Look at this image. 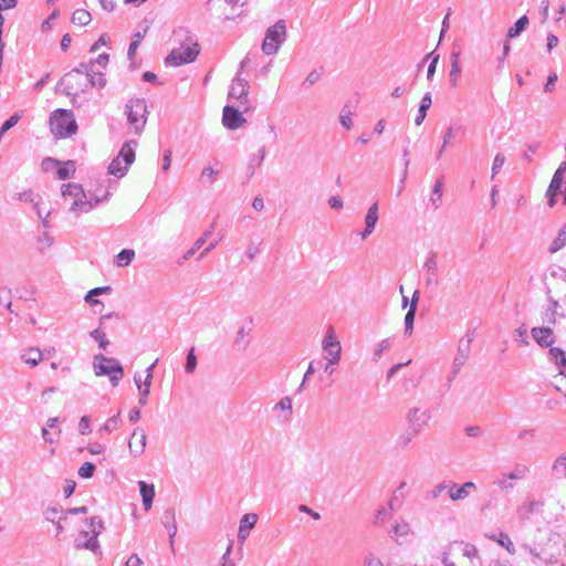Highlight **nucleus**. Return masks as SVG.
<instances>
[{
  "instance_id": "nucleus-1",
  "label": "nucleus",
  "mask_w": 566,
  "mask_h": 566,
  "mask_svg": "<svg viewBox=\"0 0 566 566\" xmlns=\"http://www.w3.org/2000/svg\"><path fill=\"white\" fill-rule=\"evenodd\" d=\"M93 369L96 376H108L113 387H117L124 376V368L116 358L97 354L93 357Z\"/></svg>"
},
{
  "instance_id": "nucleus-2",
  "label": "nucleus",
  "mask_w": 566,
  "mask_h": 566,
  "mask_svg": "<svg viewBox=\"0 0 566 566\" xmlns=\"http://www.w3.org/2000/svg\"><path fill=\"white\" fill-rule=\"evenodd\" d=\"M125 115L136 135H142L147 123V104L144 98H132L125 105Z\"/></svg>"
},
{
  "instance_id": "nucleus-3",
  "label": "nucleus",
  "mask_w": 566,
  "mask_h": 566,
  "mask_svg": "<svg viewBox=\"0 0 566 566\" xmlns=\"http://www.w3.org/2000/svg\"><path fill=\"white\" fill-rule=\"evenodd\" d=\"M136 140H127L122 146L118 156L108 165V174L122 178L126 175L128 167L135 160Z\"/></svg>"
},
{
  "instance_id": "nucleus-4",
  "label": "nucleus",
  "mask_w": 566,
  "mask_h": 566,
  "mask_svg": "<svg viewBox=\"0 0 566 566\" xmlns=\"http://www.w3.org/2000/svg\"><path fill=\"white\" fill-rule=\"evenodd\" d=\"M51 132L60 137L66 138L77 130L76 120L70 111L57 109L50 118Z\"/></svg>"
},
{
  "instance_id": "nucleus-5",
  "label": "nucleus",
  "mask_w": 566,
  "mask_h": 566,
  "mask_svg": "<svg viewBox=\"0 0 566 566\" xmlns=\"http://www.w3.org/2000/svg\"><path fill=\"white\" fill-rule=\"evenodd\" d=\"M286 40V24L284 20H279L275 24L268 28L262 42V52L266 55H274Z\"/></svg>"
},
{
  "instance_id": "nucleus-6",
  "label": "nucleus",
  "mask_w": 566,
  "mask_h": 566,
  "mask_svg": "<svg viewBox=\"0 0 566 566\" xmlns=\"http://www.w3.org/2000/svg\"><path fill=\"white\" fill-rule=\"evenodd\" d=\"M61 192L64 200L69 197L73 199L70 206V211L75 213H86L93 209L92 201H85L86 195L81 185L65 184L62 186Z\"/></svg>"
},
{
  "instance_id": "nucleus-7",
  "label": "nucleus",
  "mask_w": 566,
  "mask_h": 566,
  "mask_svg": "<svg viewBox=\"0 0 566 566\" xmlns=\"http://www.w3.org/2000/svg\"><path fill=\"white\" fill-rule=\"evenodd\" d=\"M95 67V62H88V63H81L77 67L72 70L71 72L66 73L61 82L60 85L63 86V90L67 95H77L81 90H83L82 85H74L75 80H81L84 82L85 77H87L90 72H93V69Z\"/></svg>"
},
{
  "instance_id": "nucleus-8",
  "label": "nucleus",
  "mask_w": 566,
  "mask_h": 566,
  "mask_svg": "<svg viewBox=\"0 0 566 566\" xmlns=\"http://www.w3.org/2000/svg\"><path fill=\"white\" fill-rule=\"evenodd\" d=\"M88 531H81L78 536L75 538V548L77 549H88L92 551L95 554L101 553L99 552V543L97 541V536L99 534V530L95 528V518H86L85 520Z\"/></svg>"
},
{
  "instance_id": "nucleus-9",
  "label": "nucleus",
  "mask_w": 566,
  "mask_h": 566,
  "mask_svg": "<svg viewBox=\"0 0 566 566\" xmlns=\"http://www.w3.org/2000/svg\"><path fill=\"white\" fill-rule=\"evenodd\" d=\"M322 348L326 354V360H329V363L332 364H339L342 356V346L332 325H329L326 329V333L322 340Z\"/></svg>"
},
{
  "instance_id": "nucleus-10",
  "label": "nucleus",
  "mask_w": 566,
  "mask_h": 566,
  "mask_svg": "<svg viewBox=\"0 0 566 566\" xmlns=\"http://www.w3.org/2000/svg\"><path fill=\"white\" fill-rule=\"evenodd\" d=\"M199 54L198 44L180 46L174 49L166 57L165 63L170 66H179L193 62Z\"/></svg>"
},
{
  "instance_id": "nucleus-11",
  "label": "nucleus",
  "mask_w": 566,
  "mask_h": 566,
  "mask_svg": "<svg viewBox=\"0 0 566 566\" xmlns=\"http://www.w3.org/2000/svg\"><path fill=\"white\" fill-rule=\"evenodd\" d=\"M424 284L427 287H436L439 285L438 275V256L434 251H430L423 262Z\"/></svg>"
},
{
  "instance_id": "nucleus-12",
  "label": "nucleus",
  "mask_w": 566,
  "mask_h": 566,
  "mask_svg": "<svg viewBox=\"0 0 566 566\" xmlns=\"http://www.w3.org/2000/svg\"><path fill=\"white\" fill-rule=\"evenodd\" d=\"M245 123V118L242 113L230 105L224 106L222 114V124L231 130L238 129Z\"/></svg>"
},
{
  "instance_id": "nucleus-13",
  "label": "nucleus",
  "mask_w": 566,
  "mask_h": 566,
  "mask_svg": "<svg viewBox=\"0 0 566 566\" xmlns=\"http://www.w3.org/2000/svg\"><path fill=\"white\" fill-rule=\"evenodd\" d=\"M249 83L247 80L240 77L239 74L232 81L229 98L240 99L242 104L248 103Z\"/></svg>"
},
{
  "instance_id": "nucleus-14",
  "label": "nucleus",
  "mask_w": 566,
  "mask_h": 566,
  "mask_svg": "<svg viewBox=\"0 0 566 566\" xmlns=\"http://www.w3.org/2000/svg\"><path fill=\"white\" fill-rule=\"evenodd\" d=\"M475 489L476 486L473 482H465L462 485H458L457 483L449 481L448 496L452 501H462L467 499Z\"/></svg>"
},
{
  "instance_id": "nucleus-15",
  "label": "nucleus",
  "mask_w": 566,
  "mask_h": 566,
  "mask_svg": "<svg viewBox=\"0 0 566 566\" xmlns=\"http://www.w3.org/2000/svg\"><path fill=\"white\" fill-rule=\"evenodd\" d=\"M379 219L378 202H374L367 210L365 216V229L360 232L361 240L367 239L374 231Z\"/></svg>"
},
{
  "instance_id": "nucleus-16",
  "label": "nucleus",
  "mask_w": 566,
  "mask_h": 566,
  "mask_svg": "<svg viewBox=\"0 0 566 566\" xmlns=\"http://www.w3.org/2000/svg\"><path fill=\"white\" fill-rule=\"evenodd\" d=\"M430 419L428 411H421L419 408H411L407 413V421L411 429L420 431L422 426H426Z\"/></svg>"
},
{
  "instance_id": "nucleus-17",
  "label": "nucleus",
  "mask_w": 566,
  "mask_h": 566,
  "mask_svg": "<svg viewBox=\"0 0 566 566\" xmlns=\"http://www.w3.org/2000/svg\"><path fill=\"white\" fill-rule=\"evenodd\" d=\"M147 436L143 429L136 428L130 437L128 447L134 455H140L146 448Z\"/></svg>"
},
{
  "instance_id": "nucleus-18",
  "label": "nucleus",
  "mask_w": 566,
  "mask_h": 566,
  "mask_svg": "<svg viewBox=\"0 0 566 566\" xmlns=\"http://www.w3.org/2000/svg\"><path fill=\"white\" fill-rule=\"evenodd\" d=\"M532 337L541 347H548L554 344V332L551 327H533Z\"/></svg>"
},
{
  "instance_id": "nucleus-19",
  "label": "nucleus",
  "mask_w": 566,
  "mask_h": 566,
  "mask_svg": "<svg viewBox=\"0 0 566 566\" xmlns=\"http://www.w3.org/2000/svg\"><path fill=\"white\" fill-rule=\"evenodd\" d=\"M258 522V515L254 513H247L240 520V526L238 531V539L241 543H244L248 536L250 535V531L255 526Z\"/></svg>"
},
{
  "instance_id": "nucleus-20",
  "label": "nucleus",
  "mask_w": 566,
  "mask_h": 566,
  "mask_svg": "<svg viewBox=\"0 0 566 566\" xmlns=\"http://www.w3.org/2000/svg\"><path fill=\"white\" fill-rule=\"evenodd\" d=\"M460 55L461 52L452 51L450 54V72H449V83L452 87H457L459 84V80L461 76V64H460Z\"/></svg>"
},
{
  "instance_id": "nucleus-21",
  "label": "nucleus",
  "mask_w": 566,
  "mask_h": 566,
  "mask_svg": "<svg viewBox=\"0 0 566 566\" xmlns=\"http://www.w3.org/2000/svg\"><path fill=\"white\" fill-rule=\"evenodd\" d=\"M471 338H462L458 346V353L453 359V367H455V371L460 370L461 367L467 363L470 354Z\"/></svg>"
},
{
  "instance_id": "nucleus-22",
  "label": "nucleus",
  "mask_w": 566,
  "mask_h": 566,
  "mask_svg": "<svg viewBox=\"0 0 566 566\" xmlns=\"http://www.w3.org/2000/svg\"><path fill=\"white\" fill-rule=\"evenodd\" d=\"M105 84H106V78H105L104 73L99 69L94 67L93 72H90L87 77H85V80L82 84L83 90H81L80 93L85 92L88 86L102 88L105 86Z\"/></svg>"
},
{
  "instance_id": "nucleus-23",
  "label": "nucleus",
  "mask_w": 566,
  "mask_h": 566,
  "mask_svg": "<svg viewBox=\"0 0 566 566\" xmlns=\"http://www.w3.org/2000/svg\"><path fill=\"white\" fill-rule=\"evenodd\" d=\"M387 533L390 538L398 543L399 538L406 537L410 533V525L405 520H395Z\"/></svg>"
},
{
  "instance_id": "nucleus-24",
  "label": "nucleus",
  "mask_w": 566,
  "mask_h": 566,
  "mask_svg": "<svg viewBox=\"0 0 566 566\" xmlns=\"http://www.w3.org/2000/svg\"><path fill=\"white\" fill-rule=\"evenodd\" d=\"M138 486L143 497V505L145 510L148 511L150 510L155 497V486L154 484H148L145 481H139Z\"/></svg>"
},
{
  "instance_id": "nucleus-25",
  "label": "nucleus",
  "mask_w": 566,
  "mask_h": 566,
  "mask_svg": "<svg viewBox=\"0 0 566 566\" xmlns=\"http://www.w3.org/2000/svg\"><path fill=\"white\" fill-rule=\"evenodd\" d=\"M563 182H564V176L555 172L552 178V181L548 186L547 192H546V195L548 197V205L551 207H553L555 205V198L558 195Z\"/></svg>"
},
{
  "instance_id": "nucleus-26",
  "label": "nucleus",
  "mask_w": 566,
  "mask_h": 566,
  "mask_svg": "<svg viewBox=\"0 0 566 566\" xmlns=\"http://www.w3.org/2000/svg\"><path fill=\"white\" fill-rule=\"evenodd\" d=\"M548 360L558 367L560 374H564L566 370V353L563 349L551 347L548 350Z\"/></svg>"
},
{
  "instance_id": "nucleus-27",
  "label": "nucleus",
  "mask_w": 566,
  "mask_h": 566,
  "mask_svg": "<svg viewBox=\"0 0 566 566\" xmlns=\"http://www.w3.org/2000/svg\"><path fill=\"white\" fill-rule=\"evenodd\" d=\"M250 328H245L244 326L240 327L235 334L233 346L237 350H245L250 345Z\"/></svg>"
},
{
  "instance_id": "nucleus-28",
  "label": "nucleus",
  "mask_w": 566,
  "mask_h": 566,
  "mask_svg": "<svg viewBox=\"0 0 566 566\" xmlns=\"http://www.w3.org/2000/svg\"><path fill=\"white\" fill-rule=\"evenodd\" d=\"M431 104H432L431 93L428 92L422 96V98L420 101L418 114L415 118V124L417 126H420L423 123V120L426 119L427 111L430 108Z\"/></svg>"
},
{
  "instance_id": "nucleus-29",
  "label": "nucleus",
  "mask_w": 566,
  "mask_h": 566,
  "mask_svg": "<svg viewBox=\"0 0 566 566\" xmlns=\"http://www.w3.org/2000/svg\"><path fill=\"white\" fill-rule=\"evenodd\" d=\"M212 231H213V224L209 229H207L199 239L196 240L192 248H190L182 255L180 263L189 260L196 253V251H198L206 243L207 239L211 235Z\"/></svg>"
},
{
  "instance_id": "nucleus-30",
  "label": "nucleus",
  "mask_w": 566,
  "mask_h": 566,
  "mask_svg": "<svg viewBox=\"0 0 566 566\" xmlns=\"http://www.w3.org/2000/svg\"><path fill=\"white\" fill-rule=\"evenodd\" d=\"M21 359L31 367H36L42 360V353L39 348L31 347L21 354Z\"/></svg>"
},
{
  "instance_id": "nucleus-31",
  "label": "nucleus",
  "mask_w": 566,
  "mask_h": 566,
  "mask_svg": "<svg viewBox=\"0 0 566 566\" xmlns=\"http://www.w3.org/2000/svg\"><path fill=\"white\" fill-rule=\"evenodd\" d=\"M530 21L526 15L521 17L513 27H511L507 31V38L514 39L517 38L528 25Z\"/></svg>"
},
{
  "instance_id": "nucleus-32",
  "label": "nucleus",
  "mask_w": 566,
  "mask_h": 566,
  "mask_svg": "<svg viewBox=\"0 0 566 566\" xmlns=\"http://www.w3.org/2000/svg\"><path fill=\"white\" fill-rule=\"evenodd\" d=\"M75 172L74 161L67 160L65 163L60 161V166L56 168V175L59 179H69Z\"/></svg>"
},
{
  "instance_id": "nucleus-33",
  "label": "nucleus",
  "mask_w": 566,
  "mask_h": 566,
  "mask_svg": "<svg viewBox=\"0 0 566 566\" xmlns=\"http://www.w3.org/2000/svg\"><path fill=\"white\" fill-rule=\"evenodd\" d=\"M442 188H443V176L439 177L432 188V195L430 201L432 206L438 208L442 200Z\"/></svg>"
},
{
  "instance_id": "nucleus-34",
  "label": "nucleus",
  "mask_w": 566,
  "mask_h": 566,
  "mask_svg": "<svg viewBox=\"0 0 566 566\" xmlns=\"http://www.w3.org/2000/svg\"><path fill=\"white\" fill-rule=\"evenodd\" d=\"M392 517L391 509L380 506L374 516L373 524L374 525H384L385 522L389 521Z\"/></svg>"
},
{
  "instance_id": "nucleus-35",
  "label": "nucleus",
  "mask_w": 566,
  "mask_h": 566,
  "mask_svg": "<svg viewBox=\"0 0 566 566\" xmlns=\"http://www.w3.org/2000/svg\"><path fill=\"white\" fill-rule=\"evenodd\" d=\"M135 258V251L132 249H123L117 255H116V264L117 266H127L132 263V261Z\"/></svg>"
},
{
  "instance_id": "nucleus-36",
  "label": "nucleus",
  "mask_w": 566,
  "mask_h": 566,
  "mask_svg": "<svg viewBox=\"0 0 566 566\" xmlns=\"http://www.w3.org/2000/svg\"><path fill=\"white\" fill-rule=\"evenodd\" d=\"M91 19V13L84 9H77L72 14V22L82 27L87 25Z\"/></svg>"
},
{
  "instance_id": "nucleus-37",
  "label": "nucleus",
  "mask_w": 566,
  "mask_h": 566,
  "mask_svg": "<svg viewBox=\"0 0 566 566\" xmlns=\"http://www.w3.org/2000/svg\"><path fill=\"white\" fill-rule=\"evenodd\" d=\"M120 422V411H118L116 415L106 420V422L101 428V432L111 433L119 428Z\"/></svg>"
},
{
  "instance_id": "nucleus-38",
  "label": "nucleus",
  "mask_w": 566,
  "mask_h": 566,
  "mask_svg": "<svg viewBox=\"0 0 566 566\" xmlns=\"http://www.w3.org/2000/svg\"><path fill=\"white\" fill-rule=\"evenodd\" d=\"M439 57H440L439 54H434V52H431V53L427 54L424 56L423 61L418 65V67L420 69L422 66V64L427 60L431 59V62H430V64L428 66V71H427V78L428 80H432V77H433V75L436 73V69H437V64L439 62Z\"/></svg>"
},
{
  "instance_id": "nucleus-39",
  "label": "nucleus",
  "mask_w": 566,
  "mask_h": 566,
  "mask_svg": "<svg viewBox=\"0 0 566 566\" xmlns=\"http://www.w3.org/2000/svg\"><path fill=\"white\" fill-rule=\"evenodd\" d=\"M542 506V503L538 502V501H528L526 503H524L520 509H518V514L521 517L525 518L527 517L530 514H532L533 512L535 511H538V509Z\"/></svg>"
},
{
  "instance_id": "nucleus-40",
  "label": "nucleus",
  "mask_w": 566,
  "mask_h": 566,
  "mask_svg": "<svg viewBox=\"0 0 566 566\" xmlns=\"http://www.w3.org/2000/svg\"><path fill=\"white\" fill-rule=\"evenodd\" d=\"M147 29L144 30V32H136L133 38H132V42L129 44V48H128V52H127V57L129 60H133L135 53H136V50L138 49L145 33H146Z\"/></svg>"
},
{
  "instance_id": "nucleus-41",
  "label": "nucleus",
  "mask_w": 566,
  "mask_h": 566,
  "mask_svg": "<svg viewBox=\"0 0 566 566\" xmlns=\"http://www.w3.org/2000/svg\"><path fill=\"white\" fill-rule=\"evenodd\" d=\"M390 348V340L389 338H385L382 340H380L378 344H376V346L374 347L373 349V361H378L384 352L388 350Z\"/></svg>"
},
{
  "instance_id": "nucleus-42",
  "label": "nucleus",
  "mask_w": 566,
  "mask_h": 566,
  "mask_svg": "<svg viewBox=\"0 0 566 566\" xmlns=\"http://www.w3.org/2000/svg\"><path fill=\"white\" fill-rule=\"evenodd\" d=\"M66 516L65 510L57 506H49L44 511V517L46 521L51 523H55L56 520H59V516Z\"/></svg>"
},
{
  "instance_id": "nucleus-43",
  "label": "nucleus",
  "mask_w": 566,
  "mask_h": 566,
  "mask_svg": "<svg viewBox=\"0 0 566 566\" xmlns=\"http://www.w3.org/2000/svg\"><path fill=\"white\" fill-rule=\"evenodd\" d=\"M528 472H530V469L527 465L517 463L513 468L512 472H510L507 475H509V479L518 481V480L524 479Z\"/></svg>"
},
{
  "instance_id": "nucleus-44",
  "label": "nucleus",
  "mask_w": 566,
  "mask_h": 566,
  "mask_svg": "<svg viewBox=\"0 0 566 566\" xmlns=\"http://www.w3.org/2000/svg\"><path fill=\"white\" fill-rule=\"evenodd\" d=\"M566 244V230L562 229L559 230L557 237L554 239V241L551 243L549 252L555 253L559 251L562 248H564Z\"/></svg>"
},
{
  "instance_id": "nucleus-45",
  "label": "nucleus",
  "mask_w": 566,
  "mask_h": 566,
  "mask_svg": "<svg viewBox=\"0 0 566 566\" xmlns=\"http://www.w3.org/2000/svg\"><path fill=\"white\" fill-rule=\"evenodd\" d=\"M90 336L98 343V347L102 349H106L109 345V340L106 336V334L101 329L96 328L90 333Z\"/></svg>"
},
{
  "instance_id": "nucleus-46",
  "label": "nucleus",
  "mask_w": 566,
  "mask_h": 566,
  "mask_svg": "<svg viewBox=\"0 0 566 566\" xmlns=\"http://www.w3.org/2000/svg\"><path fill=\"white\" fill-rule=\"evenodd\" d=\"M497 545L505 548L509 554L514 555L515 554V546L509 535L500 532L497 534Z\"/></svg>"
},
{
  "instance_id": "nucleus-47",
  "label": "nucleus",
  "mask_w": 566,
  "mask_h": 566,
  "mask_svg": "<svg viewBox=\"0 0 566 566\" xmlns=\"http://www.w3.org/2000/svg\"><path fill=\"white\" fill-rule=\"evenodd\" d=\"M111 291L109 286H103V287H94L85 295L84 300L86 303L93 305L99 303L96 298H94V295H101L103 293H106Z\"/></svg>"
},
{
  "instance_id": "nucleus-48",
  "label": "nucleus",
  "mask_w": 566,
  "mask_h": 566,
  "mask_svg": "<svg viewBox=\"0 0 566 566\" xmlns=\"http://www.w3.org/2000/svg\"><path fill=\"white\" fill-rule=\"evenodd\" d=\"M196 367H197V356L195 354V348L191 347L188 350V354L186 357L185 371L187 374H192L196 370Z\"/></svg>"
},
{
  "instance_id": "nucleus-49",
  "label": "nucleus",
  "mask_w": 566,
  "mask_h": 566,
  "mask_svg": "<svg viewBox=\"0 0 566 566\" xmlns=\"http://www.w3.org/2000/svg\"><path fill=\"white\" fill-rule=\"evenodd\" d=\"M419 432H420V431L415 430V429H411V428L409 427V429L398 438V440H397L398 444H399L401 448H406V447H408V446H409V443L412 441V439H413V438H415Z\"/></svg>"
},
{
  "instance_id": "nucleus-50",
  "label": "nucleus",
  "mask_w": 566,
  "mask_h": 566,
  "mask_svg": "<svg viewBox=\"0 0 566 566\" xmlns=\"http://www.w3.org/2000/svg\"><path fill=\"white\" fill-rule=\"evenodd\" d=\"M448 486H449V481L448 480H444V481L438 483L429 492V497L432 499V500H438L441 496L442 493H444V492L448 493Z\"/></svg>"
},
{
  "instance_id": "nucleus-51",
  "label": "nucleus",
  "mask_w": 566,
  "mask_h": 566,
  "mask_svg": "<svg viewBox=\"0 0 566 566\" xmlns=\"http://www.w3.org/2000/svg\"><path fill=\"white\" fill-rule=\"evenodd\" d=\"M553 470L556 475L566 478V455L559 457L555 460Z\"/></svg>"
},
{
  "instance_id": "nucleus-52",
  "label": "nucleus",
  "mask_w": 566,
  "mask_h": 566,
  "mask_svg": "<svg viewBox=\"0 0 566 566\" xmlns=\"http://www.w3.org/2000/svg\"><path fill=\"white\" fill-rule=\"evenodd\" d=\"M558 306V302L552 301V306L548 307L543 317V322L547 324H555L556 323V307Z\"/></svg>"
},
{
  "instance_id": "nucleus-53",
  "label": "nucleus",
  "mask_w": 566,
  "mask_h": 566,
  "mask_svg": "<svg viewBox=\"0 0 566 566\" xmlns=\"http://www.w3.org/2000/svg\"><path fill=\"white\" fill-rule=\"evenodd\" d=\"M416 313H417V311H415V308H409L405 315V333L407 335H411V333L413 331V322H415Z\"/></svg>"
},
{
  "instance_id": "nucleus-54",
  "label": "nucleus",
  "mask_w": 566,
  "mask_h": 566,
  "mask_svg": "<svg viewBox=\"0 0 566 566\" xmlns=\"http://www.w3.org/2000/svg\"><path fill=\"white\" fill-rule=\"evenodd\" d=\"M150 385L151 384H149V381H144L143 385H138V390H139L138 403L140 406H146L147 405L148 395L150 392Z\"/></svg>"
},
{
  "instance_id": "nucleus-55",
  "label": "nucleus",
  "mask_w": 566,
  "mask_h": 566,
  "mask_svg": "<svg viewBox=\"0 0 566 566\" xmlns=\"http://www.w3.org/2000/svg\"><path fill=\"white\" fill-rule=\"evenodd\" d=\"M461 129V127L457 124L454 125H450L443 133V136H442V142H443V147H447L450 143H451V139L454 137L455 133L459 132Z\"/></svg>"
},
{
  "instance_id": "nucleus-56",
  "label": "nucleus",
  "mask_w": 566,
  "mask_h": 566,
  "mask_svg": "<svg viewBox=\"0 0 566 566\" xmlns=\"http://www.w3.org/2000/svg\"><path fill=\"white\" fill-rule=\"evenodd\" d=\"M95 465L92 462H84L78 469V475L83 479H90L94 475Z\"/></svg>"
},
{
  "instance_id": "nucleus-57",
  "label": "nucleus",
  "mask_w": 566,
  "mask_h": 566,
  "mask_svg": "<svg viewBox=\"0 0 566 566\" xmlns=\"http://www.w3.org/2000/svg\"><path fill=\"white\" fill-rule=\"evenodd\" d=\"M40 197L35 196L32 190H25L18 193V200L28 202L34 206L39 201Z\"/></svg>"
},
{
  "instance_id": "nucleus-58",
  "label": "nucleus",
  "mask_w": 566,
  "mask_h": 566,
  "mask_svg": "<svg viewBox=\"0 0 566 566\" xmlns=\"http://www.w3.org/2000/svg\"><path fill=\"white\" fill-rule=\"evenodd\" d=\"M274 410L286 411L289 415L292 413V399L290 397L282 398L279 402L274 405ZM290 416L286 417L289 419Z\"/></svg>"
},
{
  "instance_id": "nucleus-59",
  "label": "nucleus",
  "mask_w": 566,
  "mask_h": 566,
  "mask_svg": "<svg viewBox=\"0 0 566 566\" xmlns=\"http://www.w3.org/2000/svg\"><path fill=\"white\" fill-rule=\"evenodd\" d=\"M516 480L509 479L507 474H503L501 480H497V486L501 491L507 492L515 486Z\"/></svg>"
},
{
  "instance_id": "nucleus-60",
  "label": "nucleus",
  "mask_w": 566,
  "mask_h": 566,
  "mask_svg": "<svg viewBox=\"0 0 566 566\" xmlns=\"http://www.w3.org/2000/svg\"><path fill=\"white\" fill-rule=\"evenodd\" d=\"M340 124L346 128L350 129L353 127L352 112L344 107L340 113Z\"/></svg>"
},
{
  "instance_id": "nucleus-61",
  "label": "nucleus",
  "mask_w": 566,
  "mask_h": 566,
  "mask_svg": "<svg viewBox=\"0 0 566 566\" xmlns=\"http://www.w3.org/2000/svg\"><path fill=\"white\" fill-rule=\"evenodd\" d=\"M457 547L461 551L463 556H467L469 558H472L478 553V549L475 548V546L471 545V544L460 543V544H457Z\"/></svg>"
},
{
  "instance_id": "nucleus-62",
  "label": "nucleus",
  "mask_w": 566,
  "mask_h": 566,
  "mask_svg": "<svg viewBox=\"0 0 566 566\" xmlns=\"http://www.w3.org/2000/svg\"><path fill=\"white\" fill-rule=\"evenodd\" d=\"M232 547H233V542L231 541L226 549V553L223 554V556L221 558L220 566H237L234 560L231 558Z\"/></svg>"
},
{
  "instance_id": "nucleus-63",
  "label": "nucleus",
  "mask_w": 566,
  "mask_h": 566,
  "mask_svg": "<svg viewBox=\"0 0 566 566\" xmlns=\"http://www.w3.org/2000/svg\"><path fill=\"white\" fill-rule=\"evenodd\" d=\"M260 244L261 242H254V241H251L248 247H247V250H245V256L249 259V260H253L256 254L260 252Z\"/></svg>"
},
{
  "instance_id": "nucleus-64",
  "label": "nucleus",
  "mask_w": 566,
  "mask_h": 566,
  "mask_svg": "<svg viewBox=\"0 0 566 566\" xmlns=\"http://www.w3.org/2000/svg\"><path fill=\"white\" fill-rule=\"evenodd\" d=\"M319 78H321V73L316 70H313L307 74L305 81L303 82V86L308 88L312 85H314L315 83H317L319 81Z\"/></svg>"
}]
</instances>
